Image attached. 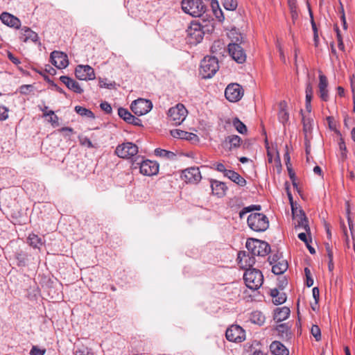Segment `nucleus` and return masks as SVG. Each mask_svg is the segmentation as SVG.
I'll return each mask as SVG.
<instances>
[{"label":"nucleus","mask_w":355,"mask_h":355,"mask_svg":"<svg viewBox=\"0 0 355 355\" xmlns=\"http://www.w3.org/2000/svg\"><path fill=\"white\" fill-rule=\"evenodd\" d=\"M181 8L184 13L193 17H201L207 10L202 0H182Z\"/></svg>","instance_id":"obj_1"},{"label":"nucleus","mask_w":355,"mask_h":355,"mask_svg":"<svg viewBox=\"0 0 355 355\" xmlns=\"http://www.w3.org/2000/svg\"><path fill=\"white\" fill-rule=\"evenodd\" d=\"M218 58L215 56H205L200 62V74L202 78H210L218 71Z\"/></svg>","instance_id":"obj_2"},{"label":"nucleus","mask_w":355,"mask_h":355,"mask_svg":"<svg viewBox=\"0 0 355 355\" xmlns=\"http://www.w3.org/2000/svg\"><path fill=\"white\" fill-rule=\"evenodd\" d=\"M243 279L248 288L256 291L263 283V275L261 270L256 268H248L243 274Z\"/></svg>","instance_id":"obj_3"},{"label":"nucleus","mask_w":355,"mask_h":355,"mask_svg":"<svg viewBox=\"0 0 355 355\" xmlns=\"http://www.w3.org/2000/svg\"><path fill=\"white\" fill-rule=\"evenodd\" d=\"M248 227L254 232H262L269 227L268 217L262 213L250 214L247 220Z\"/></svg>","instance_id":"obj_4"},{"label":"nucleus","mask_w":355,"mask_h":355,"mask_svg":"<svg viewBox=\"0 0 355 355\" xmlns=\"http://www.w3.org/2000/svg\"><path fill=\"white\" fill-rule=\"evenodd\" d=\"M245 246L254 257H264L270 251V246L267 242L256 239H248Z\"/></svg>","instance_id":"obj_5"},{"label":"nucleus","mask_w":355,"mask_h":355,"mask_svg":"<svg viewBox=\"0 0 355 355\" xmlns=\"http://www.w3.org/2000/svg\"><path fill=\"white\" fill-rule=\"evenodd\" d=\"M187 39L190 44L196 45L200 43L205 35L202 26L196 21H192L187 29Z\"/></svg>","instance_id":"obj_6"},{"label":"nucleus","mask_w":355,"mask_h":355,"mask_svg":"<svg viewBox=\"0 0 355 355\" xmlns=\"http://www.w3.org/2000/svg\"><path fill=\"white\" fill-rule=\"evenodd\" d=\"M141 162H137V160H135L132 165L135 168L139 167L141 174L146 176H153L159 173V166L157 162L150 159L144 160L143 157H141Z\"/></svg>","instance_id":"obj_7"},{"label":"nucleus","mask_w":355,"mask_h":355,"mask_svg":"<svg viewBox=\"0 0 355 355\" xmlns=\"http://www.w3.org/2000/svg\"><path fill=\"white\" fill-rule=\"evenodd\" d=\"M188 111L182 103L177 104L175 107H171L167 113L170 121L175 125H180L186 119Z\"/></svg>","instance_id":"obj_8"},{"label":"nucleus","mask_w":355,"mask_h":355,"mask_svg":"<svg viewBox=\"0 0 355 355\" xmlns=\"http://www.w3.org/2000/svg\"><path fill=\"white\" fill-rule=\"evenodd\" d=\"M114 153L120 158L132 159L138 153V146L132 142H124L116 146Z\"/></svg>","instance_id":"obj_9"},{"label":"nucleus","mask_w":355,"mask_h":355,"mask_svg":"<svg viewBox=\"0 0 355 355\" xmlns=\"http://www.w3.org/2000/svg\"><path fill=\"white\" fill-rule=\"evenodd\" d=\"M153 107L152 102L144 98L135 100L130 105L132 112L137 116H142L149 112Z\"/></svg>","instance_id":"obj_10"},{"label":"nucleus","mask_w":355,"mask_h":355,"mask_svg":"<svg viewBox=\"0 0 355 355\" xmlns=\"http://www.w3.org/2000/svg\"><path fill=\"white\" fill-rule=\"evenodd\" d=\"M225 337L230 342L241 343L245 339V331L241 326L232 324L227 329Z\"/></svg>","instance_id":"obj_11"},{"label":"nucleus","mask_w":355,"mask_h":355,"mask_svg":"<svg viewBox=\"0 0 355 355\" xmlns=\"http://www.w3.org/2000/svg\"><path fill=\"white\" fill-rule=\"evenodd\" d=\"M243 44H229L227 50L232 58L239 64H243L246 60V53L241 46Z\"/></svg>","instance_id":"obj_12"},{"label":"nucleus","mask_w":355,"mask_h":355,"mask_svg":"<svg viewBox=\"0 0 355 355\" xmlns=\"http://www.w3.org/2000/svg\"><path fill=\"white\" fill-rule=\"evenodd\" d=\"M76 77L80 80L95 79L94 69L89 65L79 64L75 69Z\"/></svg>","instance_id":"obj_13"},{"label":"nucleus","mask_w":355,"mask_h":355,"mask_svg":"<svg viewBox=\"0 0 355 355\" xmlns=\"http://www.w3.org/2000/svg\"><path fill=\"white\" fill-rule=\"evenodd\" d=\"M181 179L187 183H198L201 180L199 168L197 167H191L182 171Z\"/></svg>","instance_id":"obj_14"},{"label":"nucleus","mask_w":355,"mask_h":355,"mask_svg":"<svg viewBox=\"0 0 355 355\" xmlns=\"http://www.w3.org/2000/svg\"><path fill=\"white\" fill-rule=\"evenodd\" d=\"M50 60L52 64L59 69H64L69 64V60L67 54L61 51H53L51 53Z\"/></svg>","instance_id":"obj_15"},{"label":"nucleus","mask_w":355,"mask_h":355,"mask_svg":"<svg viewBox=\"0 0 355 355\" xmlns=\"http://www.w3.org/2000/svg\"><path fill=\"white\" fill-rule=\"evenodd\" d=\"M237 259L239 266L245 270L248 268H252V267L256 261L253 255L250 256L249 254H246L245 252H240Z\"/></svg>","instance_id":"obj_16"},{"label":"nucleus","mask_w":355,"mask_h":355,"mask_svg":"<svg viewBox=\"0 0 355 355\" xmlns=\"http://www.w3.org/2000/svg\"><path fill=\"white\" fill-rule=\"evenodd\" d=\"M277 118L278 121L285 125L289 121V113L288 111V103L286 101H281L278 105Z\"/></svg>","instance_id":"obj_17"},{"label":"nucleus","mask_w":355,"mask_h":355,"mask_svg":"<svg viewBox=\"0 0 355 355\" xmlns=\"http://www.w3.org/2000/svg\"><path fill=\"white\" fill-rule=\"evenodd\" d=\"M299 213L298 214L297 210L295 209V215L293 216L297 218V224L295 225V228H302L307 234H311L309 220L304 211L302 209H300Z\"/></svg>","instance_id":"obj_18"},{"label":"nucleus","mask_w":355,"mask_h":355,"mask_svg":"<svg viewBox=\"0 0 355 355\" xmlns=\"http://www.w3.org/2000/svg\"><path fill=\"white\" fill-rule=\"evenodd\" d=\"M0 19L3 24L11 28L18 29L21 26V21L17 17L6 12L0 15Z\"/></svg>","instance_id":"obj_19"},{"label":"nucleus","mask_w":355,"mask_h":355,"mask_svg":"<svg viewBox=\"0 0 355 355\" xmlns=\"http://www.w3.org/2000/svg\"><path fill=\"white\" fill-rule=\"evenodd\" d=\"M242 143L241 138L236 135H230L225 137L223 145L224 147L228 148L229 150L237 149L241 146Z\"/></svg>","instance_id":"obj_20"},{"label":"nucleus","mask_w":355,"mask_h":355,"mask_svg":"<svg viewBox=\"0 0 355 355\" xmlns=\"http://www.w3.org/2000/svg\"><path fill=\"white\" fill-rule=\"evenodd\" d=\"M37 33L32 31L30 28L24 26L20 31L19 39L23 42H27L28 40L37 42L38 40Z\"/></svg>","instance_id":"obj_21"},{"label":"nucleus","mask_w":355,"mask_h":355,"mask_svg":"<svg viewBox=\"0 0 355 355\" xmlns=\"http://www.w3.org/2000/svg\"><path fill=\"white\" fill-rule=\"evenodd\" d=\"M211 187L212 193L218 198L223 197L225 195V192L227 189L225 184L218 180H211Z\"/></svg>","instance_id":"obj_22"},{"label":"nucleus","mask_w":355,"mask_h":355,"mask_svg":"<svg viewBox=\"0 0 355 355\" xmlns=\"http://www.w3.org/2000/svg\"><path fill=\"white\" fill-rule=\"evenodd\" d=\"M270 350L274 355H289L288 349L281 342L275 340L270 345Z\"/></svg>","instance_id":"obj_23"},{"label":"nucleus","mask_w":355,"mask_h":355,"mask_svg":"<svg viewBox=\"0 0 355 355\" xmlns=\"http://www.w3.org/2000/svg\"><path fill=\"white\" fill-rule=\"evenodd\" d=\"M290 309L287 306L277 308L274 313V319L277 322H282L285 320L290 315Z\"/></svg>","instance_id":"obj_24"},{"label":"nucleus","mask_w":355,"mask_h":355,"mask_svg":"<svg viewBox=\"0 0 355 355\" xmlns=\"http://www.w3.org/2000/svg\"><path fill=\"white\" fill-rule=\"evenodd\" d=\"M270 296L273 299V303L276 305L282 304L286 300V293L284 292H280L277 288L270 291Z\"/></svg>","instance_id":"obj_25"},{"label":"nucleus","mask_w":355,"mask_h":355,"mask_svg":"<svg viewBox=\"0 0 355 355\" xmlns=\"http://www.w3.org/2000/svg\"><path fill=\"white\" fill-rule=\"evenodd\" d=\"M225 176L241 187H244L246 184V180L234 171L229 170Z\"/></svg>","instance_id":"obj_26"},{"label":"nucleus","mask_w":355,"mask_h":355,"mask_svg":"<svg viewBox=\"0 0 355 355\" xmlns=\"http://www.w3.org/2000/svg\"><path fill=\"white\" fill-rule=\"evenodd\" d=\"M229 37L231 40L230 44H244L245 37L236 28H233L230 31Z\"/></svg>","instance_id":"obj_27"},{"label":"nucleus","mask_w":355,"mask_h":355,"mask_svg":"<svg viewBox=\"0 0 355 355\" xmlns=\"http://www.w3.org/2000/svg\"><path fill=\"white\" fill-rule=\"evenodd\" d=\"M244 90H225V98L230 102H237L243 96Z\"/></svg>","instance_id":"obj_28"},{"label":"nucleus","mask_w":355,"mask_h":355,"mask_svg":"<svg viewBox=\"0 0 355 355\" xmlns=\"http://www.w3.org/2000/svg\"><path fill=\"white\" fill-rule=\"evenodd\" d=\"M288 264L286 259L279 261L272 266V272L275 275H282L288 269Z\"/></svg>","instance_id":"obj_29"},{"label":"nucleus","mask_w":355,"mask_h":355,"mask_svg":"<svg viewBox=\"0 0 355 355\" xmlns=\"http://www.w3.org/2000/svg\"><path fill=\"white\" fill-rule=\"evenodd\" d=\"M250 320L254 324L262 325L265 322V316L261 311H254L251 313Z\"/></svg>","instance_id":"obj_30"},{"label":"nucleus","mask_w":355,"mask_h":355,"mask_svg":"<svg viewBox=\"0 0 355 355\" xmlns=\"http://www.w3.org/2000/svg\"><path fill=\"white\" fill-rule=\"evenodd\" d=\"M28 243L34 248L40 249L43 243L42 239L35 234H30L28 237Z\"/></svg>","instance_id":"obj_31"},{"label":"nucleus","mask_w":355,"mask_h":355,"mask_svg":"<svg viewBox=\"0 0 355 355\" xmlns=\"http://www.w3.org/2000/svg\"><path fill=\"white\" fill-rule=\"evenodd\" d=\"M60 80L68 89H80L78 84L74 80L68 76H60Z\"/></svg>","instance_id":"obj_32"},{"label":"nucleus","mask_w":355,"mask_h":355,"mask_svg":"<svg viewBox=\"0 0 355 355\" xmlns=\"http://www.w3.org/2000/svg\"><path fill=\"white\" fill-rule=\"evenodd\" d=\"M98 86L101 88L106 87L110 89L111 87L116 88V87L119 86V85H117L115 81L107 78H98Z\"/></svg>","instance_id":"obj_33"},{"label":"nucleus","mask_w":355,"mask_h":355,"mask_svg":"<svg viewBox=\"0 0 355 355\" xmlns=\"http://www.w3.org/2000/svg\"><path fill=\"white\" fill-rule=\"evenodd\" d=\"M155 155L157 157H165L168 159H173L175 157V154L173 152L162 148H156L155 150Z\"/></svg>","instance_id":"obj_34"},{"label":"nucleus","mask_w":355,"mask_h":355,"mask_svg":"<svg viewBox=\"0 0 355 355\" xmlns=\"http://www.w3.org/2000/svg\"><path fill=\"white\" fill-rule=\"evenodd\" d=\"M248 79L250 82V84L248 85H239L238 83H229L227 87H225V89H232L234 86H236L237 88L236 89H243V88H246V87H255V82L254 81L253 78L252 76H248Z\"/></svg>","instance_id":"obj_35"},{"label":"nucleus","mask_w":355,"mask_h":355,"mask_svg":"<svg viewBox=\"0 0 355 355\" xmlns=\"http://www.w3.org/2000/svg\"><path fill=\"white\" fill-rule=\"evenodd\" d=\"M225 50V44L220 40L214 41V42L211 46V51L213 53L221 54L222 52L224 51Z\"/></svg>","instance_id":"obj_36"},{"label":"nucleus","mask_w":355,"mask_h":355,"mask_svg":"<svg viewBox=\"0 0 355 355\" xmlns=\"http://www.w3.org/2000/svg\"><path fill=\"white\" fill-rule=\"evenodd\" d=\"M232 124L239 133L245 134L247 132L248 129L246 125L241 121L239 118H234L232 120Z\"/></svg>","instance_id":"obj_37"},{"label":"nucleus","mask_w":355,"mask_h":355,"mask_svg":"<svg viewBox=\"0 0 355 355\" xmlns=\"http://www.w3.org/2000/svg\"><path fill=\"white\" fill-rule=\"evenodd\" d=\"M75 111L80 116H85L90 119L95 118L94 114L92 112V111L85 107L78 105L75 107Z\"/></svg>","instance_id":"obj_38"},{"label":"nucleus","mask_w":355,"mask_h":355,"mask_svg":"<svg viewBox=\"0 0 355 355\" xmlns=\"http://www.w3.org/2000/svg\"><path fill=\"white\" fill-rule=\"evenodd\" d=\"M118 115L127 123L130 122L132 116V114L127 109L123 107H119L118 109Z\"/></svg>","instance_id":"obj_39"},{"label":"nucleus","mask_w":355,"mask_h":355,"mask_svg":"<svg viewBox=\"0 0 355 355\" xmlns=\"http://www.w3.org/2000/svg\"><path fill=\"white\" fill-rule=\"evenodd\" d=\"M222 3L227 10H235L238 6V0H222Z\"/></svg>","instance_id":"obj_40"},{"label":"nucleus","mask_w":355,"mask_h":355,"mask_svg":"<svg viewBox=\"0 0 355 355\" xmlns=\"http://www.w3.org/2000/svg\"><path fill=\"white\" fill-rule=\"evenodd\" d=\"M261 209V207L259 205H252L250 206L245 207L239 212V217L242 218L244 216V215L246 214L247 213L254 210L260 211Z\"/></svg>","instance_id":"obj_41"},{"label":"nucleus","mask_w":355,"mask_h":355,"mask_svg":"<svg viewBox=\"0 0 355 355\" xmlns=\"http://www.w3.org/2000/svg\"><path fill=\"white\" fill-rule=\"evenodd\" d=\"M49 116L48 121L51 123L53 126L58 125V117L54 114V112L49 110V112L44 113V117Z\"/></svg>","instance_id":"obj_42"},{"label":"nucleus","mask_w":355,"mask_h":355,"mask_svg":"<svg viewBox=\"0 0 355 355\" xmlns=\"http://www.w3.org/2000/svg\"><path fill=\"white\" fill-rule=\"evenodd\" d=\"M301 114L302 115V121L303 123V130L305 132L309 131L311 128V120L309 118H306L303 115V111L301 110Z\"/></svg>","instance_id":"obj_43"},{"label":"nucleus","mask_w":355,"mask_h":355,"mask_svg":"<svg viewBox=\"0 0 355 355\" xmlns=\"http://www.w3.org/2000/svg\"><path fill=\"white\" fill-rule=\"evenodd\" d=\"M311 333L317 341H319L321 340L320 329L319 328V327L318 325L312 326V327L311 329Z\"/></svg>","instance_id":"obj_44"},{"label":"nucleus","mask_w":355,"mask_h":355,"mask_svg":"<svg viewBox=\"0 0 355 355\" xmlns=\"http://www.w3.org/2000/svg\"><path fill=\"white\" fill-rule=\"evenodd\" d=\"M284 259H282V255L281 253L277 252L272 256H270L268 257V261L270 263V265L272 266L273 264L277 263L279 261H282Z\"/></svg>","instance_id":"obj_45"},{"label":"nucleus","mask_w":355,"mask_h":355,"mask_svg":"<svg viewBox=\"0 0 355 355\" xmlns=\"http://www.w3.org/2000/svg\"><path fill=\"white\" fill-rule=\"evenodd\" d=\"M78 139H79L80 144L82 146H85L89 148H95V146L93 145L91 140L89 138H87V137H79Z\"/></svg>","instance_id":"obj_46"},{"label":"nucleus","mask_w":355,"mask_h":355,"mask_svg":"<svg viewBox=\"0 0 355 355\" xmlns=\"http://www.w3.org/2000/svg\"><path fill=\"white\" fill-rule=\"evenodd\" d=\"M319 80L318 89H326L328 86L327 77L324 74L320 73L319 75Z\"/></svg>","instance_id":"obj_47"},{"label":"nucleus","mask_w":355,"mask_h":355,"mask_svg":"<svg viewBox=\"0 0 355 355\" xmlns=\"http://www.w3.org/2000/svg\"><path fill=\"white\" fill-rule=\"evenodd\" d=\"M211 6L212 8V10L214 12L215 16L219 19L218 14H220L221 16H223L222 10L220 9L217 10L216 8H219V5L217 1L212 0L211 2Z\"/></svg>","instance_id":"obj_48"},{"label":"nucleus","mask_w":355,"mask_h":355,"mask_svg":"<svg viewBox=\"0 0 355 355\" xmlns=\"http://www.w3.org/2000/svg\"><path fill=\"white\" fill-rule=\"evenodd\" d=\"M340 150L342 151L341 156L343 158L347 157V147L344 139L341 137L338 141Z\"/></svg>","instance_id":"obj_49"},{"label":"nucleus","mask_w":355,"mask_h":355,"mask_svg":"<svg viewBox=\"0 0 355 355\" xmlns=\"http://www.w3.org/2000/svg\"><path fill=\"white\" fill-rule=\"evenodd\" d=\"M309 12L310 21H311V28H312V30L313 32V35L318 34V30L316 24H315L314 18H313V12L309 6Z\"/></svg>","instance_id":"obj_50"},{"label":"nucleus","mask_w":355,"mask_h":355,"mask_svg":"<svg viewBox=\"0 0 355 355\" xmlns=\"http://www.w3.org/2000/svg\"><path fill=\"white\" fill-rule=\"evenodd\" d=\"M171 133L173 137L181 138V139L184 138L186 135L188 134V132L183 131V130H171Z\"/></svg>","instance_id":"obj_51"},{"label":"nucleus","mask_w":355,"mask_h":355,"mask_svg":"<svg viewBox=\"0 0 355 355\" xmlns=\"http://www.w3.org/2000/svg\"><path fill=\"white\" fill-rule=\"evenodd\" d=\"M100 107L101 109L105 112V113L106 114H111L112 112V108L110 105V103H108L106 101H104V102H102L101 104H100Z\"/></svg>","instance_id":"obj_52"},{"label":"nucleus","mask_w":355,"mask_h":355,"mask_svg":"<svg viewBox=\"0 0 355 355\" xmlns=\"http://www.w3.org/2000/svg\"><path fill=\"white\" fill-rule=\"evenodd\" d=\"M8 110L3 105H0V120H6L8 117Z\"/></svg>","instance_id":"obj_53"},{"label":"nucleus","mask_w":355,"mask_h":355,"mask_svg":"<svg viewBox=\"0 0 355 355\" xmlns=\"http://www.w3.org/2000/svg\"><path fill=\"white\" fill-rule=\"evenodd\" d=\"M286 193H287L288 198L289 199L290 203L291 205L292 214H293V215H295V208H294L293 205V196H292L291 192L290 191L288 182L286 183Z\"/></svg>","instance_id":"obj_54"},{"label":"nucleus","mask_w":355,"mask_h":355,"mask_svg":"<svg viewBox=\"0 0 355 355\" xmlns=\"http://www.w3.org/2000/svg\"><path fill=\"white\" fill-rule=\"evenodd\" d=\"M75 355H93L92 352L87 347L78 349L75 352Z\"/></svg>","instance_id":"obj_55"},{"label":"nucleus","mask_w":355,"mask_h":355,"mask_svg":"<svg viewBox=\"0 0 355 355\" xmlns=\"http://www.w3.org/2000/svg\"><path fill=\"white\" fill-rule=\"evenodd\" d=\"M310 236V234H307L306 232H301L298 234V238L303 242H304L305 244H308L309 242H311V238H308L307 236Z\"/></svg>","instance_id":"obj_56"},{"label":"nucleus","mask_w":355,"mask_h":355,"mask_svg":"<svg viewBox=\"0 0 355 355\" xmlns=\"http://www.w3.org/2000/svg\"><path fill=\"white\" fill-rule=\"evenodd\" d=\"M340 12H341L340 19H341V21L343 24V28L346 30L347 28V21H346L344 8L341 3H340Z\"/></svg>","instance_id":"obj_57"},{"label":"nucleus","mask_w":355,"mask_h":355,"mask_svg":"<svg viewBox=\"0 0 355 355\" xmlns=\"http://www.w3.org/2000/svg\"><path fill=\"white\" fill-rule=\"evenodd\" d=\"M128 124H132L135 126L142 127V121L140 119L136 117L135 116L132 115V119H130Z\"/></svg>","instance_id":"obj_58"},{"label":"nucleus","mask_w":355,"mask_h":355,"mask_svg":"<svg viewBox=\"0 0 355 355\" xmlns=\"http://www.w3.org/2000/svg\"><path fill=\"white\" fill-rule=\"evenodd\" d=\"M44 349H40L37 346H33L30 352L31 355H44Z\"/></svg>","instance_id":"obj_59"},{"label":"nucleus","mask_w":355,"mask_h":355,"mask_svg":"<svg viewBox=\"0 0 355 355\" xmlns=\"http://www.w3.org/2000/svg\"><path fill=\"white\" fill-rule=\"evenodd\" d=\"M8 58L13 64L16 65H18L21 63L19 58L15 57L10 51H8Z\"/></svg>","instance_id":"obj_60"},{"label":"nucleus","mask_w":355,"mask_h":355,"mask_svg":"<svg viewBox=\"0 0 355 355\" xmlns=\"http://www.w3.org/2000/svg\"><path fill=\"white\" fill-rule=\"evenodd\" d=\"M215 166H216L215 169L219 172L223 173L224 175H225L226 172L229 171L225 168V165L222 163H216L215 164Z\"/></svg>","instance_id":"obj_61"},{"label":"nucleus","mask_w":355,"mask_h":355,"mask_svg":"<svg viewBox=\"0 0 355 355\" xmlns=\"http://www.w3.org/2000/svg\"><path fill=\"white\" fill-rule=\"evenodd\" d=\"M313 297L315 300V304L318 303L319 297H320V291L318 287H314L312 290Z\"/></svg>","instance_id":"obj_62"},{"label":"nucleus","mask_w":355,"mask_h":355,"mask_svg":"<svg viewBox=\"0 0 355 355\" xmlns=\"http://www.w3.org/2000/svg\"><path fill=\"white\" fill-rule=\"evenodd\" d=\"M320 97L324 101H327L329 99V90H320Z\"/></svg>","instance_id":"obj_63"},{"label":"nucleus","mask_w":355,"mask_h":355,"mask_svg":"<svg viewBox=\"0 0 355 355\" xmlns=\"http://www.w3.org/2000/svg\"><path fill=\"white\" fill-rule=\"evenodd\" d=\"M346 212H347L349 227V229L352 230V228L353 227V223H352V220L350 217V209H349V205L348 203H347V208Z\"/></svg>","instance_id":"obj_64"}]
</instances>
